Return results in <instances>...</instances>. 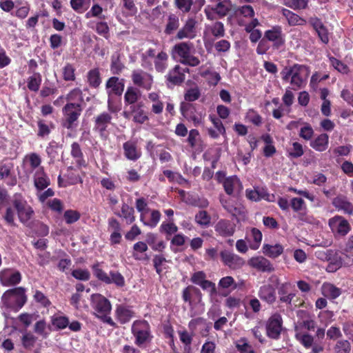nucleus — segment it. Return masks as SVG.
I'll return each mask as SVG.
<instances>
[{"label": "nucleus", "instance_id": "61", "mask_svg": "<svg viewBox=\"0 0 353 353\" xmlns=\"http://www.w3.org/2000/svg\"><path fill=\"white\" fill-rule=\"evenodd\" d=\"M219 286L223 289H228L229 288L235 289L236 288L234 279L233 277L230 276L223 277L221 279H220L219 282Z\"/></svg>", "mask_w": 353, "mask_h": 353}, {"label": "nucleus", "instance_id": "59", "mask_svg": "<svg viewBox=\"0 0 353 353\" xmlns=\"http://www.w3.org/2000/svg\"><path fill=\"white\" fill-rule=\"evenodd\" d=\"M313 134L314 130L312 126L308 123H305L300 130L299 136L305 140L311 139Z\"/></svg>", "mask_w": 353, "mask_h": 353}, {"label": "nucleus", "instance_id": "18", "mask_svg": "<svg viewBox=\"0 0 353 353\" xmlns=\"http://www.w3.org/2000/svg\"><path fill=\"white\" fill-rule=\"evenodd\" d=\"M196 23L194 19H188L183 28L178 32L176 37L179 39H193L196 37Z\"/></svg>", "mask_w": 353, "mask_h": 353}, {"label": "nucleus", "instance_id": "3", "mask_svg": "<svg viewBox=\"0 0 353 353\" xmlns=\"http://www.w3.org/2000/svg\"><path fill=\"white\" fill-rule=\"evenodd\" d=\"M92 307L97 318L110 325H114L110 316L111 304L107 299L101 294H93L92 296Z\"/></svg>", "mask_w": 353, "mask_h": 353}, {"label": "nucleus", "instance_id": "10", "mask_svg": "<svg viewBox=\"0 0 353 353\" xmlns=\"http://www.w3.org/2000/svg\"><path fill=\"white\" fill-rule=\"evenodd\" d=\"M220 255L223 263L232 270L241 268L245 264L243 258L230 251L223 250Z\"/></svg>", "mask_w": 353, "mask_h": 353}, {"label": "nucleus", "instance_id": "8", "mask_svg": "<svg viewBox=\"0 0 353 353\" xmlns=\"http://www.w3.org/2000/svg\"><path fill=\"white\" fill-rule=\"evenodd\" d=\"M329 226L337 236H345L350 230V223L343 217L335 216L329 220Z\"/></svg>", "mask_w": 353, "mask_h": 353}, {"label": "nucleus", "instance_id": "20", "mask_svg": "<svg viewBox=\"0 0 353 353\" xmlns=\"http://www.w3.org/2000/svg\"><path fill=\"white\" fill-rule=\"evenodd\" d=\"M258 295L261 300L268 303H272L276 300L275 290L270 284L262 285L259 290Z\"/></svg>", "mask_w": 353, "mask_h": 353}, {"label": "nucleus", "instance_id": "1", "mask_svg": "<svg viewBox=\"0 0 353 353\" xmlns=\"http://www.w3.org/2000/svg\"><path fill=\"white\" fill-rule=\"evenodd\" d=\"M310 69L304 65L294 64L285 66L281 72L282 80L291 85L292 88L296 90L303 88L310 75Z\"/></svg>", "mask_w": 353, "mask_h": 353}, {"label": "nucleus", "instance_id": "22", "mask_svg": "<svg viewBox=\"0 0 353 353\" xmlns=\"http://www.w3.org/2000/svg\"><path fill=\"white\" fill-rule=\"evenodd\" d=\"M34 183L37 191H42L50 185V179L43 169L39 168L34 176Z\"/></svg>", "mask_w": 353, "mask_h": 353}, {"label": "nucleus", "instance_id": "24", "mask_svg": "<svg viewBox=\"0 0 353 353\" xmlns=\"http://www.w3.org/2000/svg\"><path fill=\"white\" fill-rule=\"evenodd\" d=\"M332 204L336 209H338V210H341L344 213H353V205L344 196H340L336 197L335 199H334Z\"/></svg>", "mask_w": 353, "mask_h": 353}, {"label": "nucleus", "instance_id": "36", "mask_svg": "<svg viewBox=\"0 0 353 353\" xmlns=\"http://www.w3.org/2000/svg\"><path fill=\"white\" fill-rule=\"evenodd\" d=\"M146 241L154 250L161 251L165 248L164 242L163 241H159L157 235L153 233L147 234Z\"/></svg>", "mask_w": 353, "mask_h": 353}, {"label": "nucleus", "instance_id": "32", "mask_svg": "<svg viewBox=\"0 0 353 353\" xmlns=\"http://www.w3.org/2000/svg\"><path fill=\"white\" fill-rule=\"evenodd\" d=\"M51 323L56 329L63 330L69 325V319L65 316L55 314L51 316Z\"/></svg>", "mask_w": 353, "mask_h": 353}, {"label": "nucleus", "instance_id": "35", "mask_svg": "<svg viewBox=\"0 0 353 353\" xmlns=\"http://www.w3.org/2000/svg\"><path fill=\"white\" fill-rule=\"evenodd\" d=\"M141 96L139 90L134 87H128L124 95L125 102L133 104L137 101Z\"/></svg>", "mask_w": 353, "mask_h": 353}, {"label": "nucleus", "instance_id": "28", "mask_svg": "<svg viewBox=\"0 0 353 353\" xmlns=\"http://www.w3.org/2000/svg\"><path fill=\"white\" fill-rule=\"evenodd\" d=\"M328 143V135L327 134H321L311 142L310 145L315 150L319 152H323L327 148Z\"/></svg>", "mask_w": 353, "mask_h": 353}, {"label": "nucleus", "instance_id": "48", "mask_svg": "<svg viewBox=\"0 0 353 353\" xmlns=\"http://www.w3.org/2000/svg\"><path fill=\"white\" fill-rule=\"evenodd\" d=\"M236 347L241 353H254L251 345L245 338L238 340L236 342Z\"/></svg>", "mask_w": 353, "mask_h": 353}, {"label": "nucleus", "instance_id": "63", "mask_svg": "<svg viewBox=\"0 0 353 353\" xmlns=\"http://www.w3.org/2000/svg\"><path fill=\"white\" fill-rule=\"evenodd\" d=\"M289 155L297 158L300 157L303 154V146L298 142H294L292 143V148L288 152Z\"/></svg>", "mask_w": 353, "mask_h": 353}, {"label": "nucleus", "instance_id": "15", "mask_svg": "<svg viewBox=\"0 0 353 353\" xmlns=\"http://www.w3.org/2000/svg\"><path fill=\"white\" fill-rule=\"evenodd\" d=\"M223 185L228 194H238L243 189V185L236 176L225 178L223 181Z\"/></svg>", "mask_w": 353, "mask_h": 353}, {"label": "nucleus", "instance_id": "41", "mask_svg": "<svg viewBox=\"0 0 353 353\" xmlns=\"http://www.w3.org/2000/svg\"><path fill=\"white\" fill-rule=\"evenodd\" d=\"M110 226L115 229V231L113 232L110 235V241L113 244L119 243L121 239V235L119 232L120 228L119 223L114 220L112 219L109 222Z\"/></svg>", "mask_w": 353, "mask_h": 353}, {"label": "nucleus", "instance_id": "47", "mask_svg": "<svg viewBox=\"0 0 353 353\" xmlns=\"http://www.w3.org/2000/svg\"><path fill=\"white\" fill-rule=\"evenodd\" d=\"M285 5L293 10L305 9L307 6V0H285Z\"/></svg>", "mask_w": 353, "mask_h": 353}, {"label": "nucleus", "instance_id": "56", "mask_svg": "<svg viewBox=\"0 0 353 353\" xmlns=\"http://www.w3.org/2000/svg\"><path fill=\"white\" fill-rule=\"evenodd\" d=\"M179 26V18L174 15H171L168 19V22L165 28V32L167 34H171L174 30H176Z\"/></svg>", "mask_w": 353, "mask_h": 353}, {"label": "nucleus", "instance_id": "6", "mask_svg": "<svg viewBox=\"0 0 353 353\" xmlns=\"http://www.w3.org/2000/svg\"><path fill=\"white\" fill-rule=\"evenodd\" d=\"M12 205L16 210L19 221L23 224L27 223L32 217L34 211L27 201L20 194L14 195Z\"/></svg>", "mask_w": 353, "mask_h": 353}, {"label": "nucleus", "instance_id": "5", "mask_svg": "<svg viewBox=\"0 0 353 353\" xmlns=\"http://www.w3.org/2000/svg\"><path fill=\"white\" fill-rule=\"evenodd\" d=\"M132 332L135 337V343L141 346L152 339L150 327L146 321H136L132 326Z\"/></svg>", "mask_w": 353, "mask_h": 353}, {"label": "nucleus", "instance_id": "27", "mask_svg": "<svg viewBox=\"0 0 353 353\" xmlns=\"http://www.w3.org/2000/svg\"><path fill=\"white\" fill-rule=\"evenodd\" d=\"M123 150L125 156L128 159L135 161L141 157V152L137 148L136 144L133 142H125L123 144Z\"/></svg>", "mask_w": 353, "mask_h": 353}, {"label": "nucleus", "instance_id": "9", "mask_svg": "<svg viewBox=\"0 0 353 353\" xmlns=\"http://www.w3.org/2000/svg\"><path fill=\"white\" fill-rule=\"evenodd\" d=\"M21 281V274L19 271L10 268H6L0 271V283L3 286L15 285Z\"/></svg>", "mask_w": 353, "mask_h": 353}, {"label": "nucleus", "instance_id": "12", "mask_svg": "<svg viewBox=\"0 0 353 353\" xmlns=\"http://www.w3.org/2000/svg\"><path fill=\"white\" fill-rule=\"evenodd\" d=\"M246 197L252 201H259L264 199L268 202L275 201V196L273 194H269L264 188H254V189H247L245 191Z\"/></svg>", "mask_w": 353, "mask_h": 353}, {"label": "nucleus", "instance_id": "7", "mask_svg": "<svg viewBox=\"0 0 353 353\" xmlns=\"http://www.w3.org/2000/svg\"><path fill=\"white\" fill-rule=\"evenodd\" d=\"M81 108L77 103L70 102L66 104L63 108V114L65 117L64 126L67 128H72L73 123L81 114Z\"/></svg>", "mask_w": 353, "mask_h": 353}, {"label": "nucleus", "instance_id": "16", "mask_svg": "<svg viewBox=\"0 0 353 353\" xmlns=\"http://www.w3.org/2000/svg\"><path fill=\"white\" fill-rule=\"evenodd\" d=\"M111 119V116L105 112L99 114L95 119L94 129L103 139H106L108 137L106 129L110 123Z\"/></svg>", "mask_w": 353, "mask_h": 353}, {"label": "nucleus", "instance_id": "45", "mask_svg": "<svg viewBox=\"0 0 353 353\" xmlns=\"http://www.w3.org/2000/svg\"><path fill=\"white\" fill-rule=\"evenodd\" d=\"M121 216L126 221L127 223H132L134 221V209L127 204H123Z\"/></svg>", "mask_w": 353, "mask_h": 353}, {"label": "nucleus", "instance_id": "46", "mask_svg": "<svg viewBox=\"0 0 353 353\" xmlns=\"http://www.w3.org/2000/svg\"><path fill=\"white\" fill-rule=\"evenodd\" d=\"M41 83V77L39 73L34 74L28 79V88L32 91H37Z\"/></svg>", "mask_w": 353, "mask_h": 353}, {"label": "nucleus", "instance_id": "52", "mask_svg": "<svg viewBox=\"0 0 353 353\" xmlns=\"http://www.w3.org/2000/svg\"><path fill=\"white\" fill-rule=\"evenodd\" d=\"M134 253L133 256L136 259L141 260L143 259L139 254L144 253L148 250L147 243L143 241L136 243L133 246Z\"/></svg>", "mask_w": 353, "mask_h": 353}, {"label": "nucleus", "instance_id": "37", "mask_svg": "<svg viewBox=\"0 0 353 353\" xmlns=\"http://www.w3.org/2000/svg\"><path fill=\"white\" fill-rule=\"evenodd\" d=\"M37 337L30 332H24L21 336V343L24 348L30 350L34 347Z\"/></svg>", "mask_w": 353, "mask_h": 353}, {"label": "nucleus", "instance_id": "4", "mask_svg": "<svg viewBox=\"0 0 353 353\" xmlns=\"http://www.w3.org/2000/svg\"><path fill=\"white\" fill-rule=\"evenodd\" d=\"M192 48L193 45L191 43L182 42L173 47L172 54L174 58H180V61L183 64L196 66L200 63V61L192 54Z\"/></svg>", "mask_w": 353, "mask_h": 353}, {"label": "nucleus", "instance_id": "23", "mask_svg": "<svg viewBox=\"0 0 353 353\" xmlns=\"http://www.w3.org/2000/svg\"><path fill=\"white\" fill-rule=\"evenodd\" d=\"M282 14L285 17L290 26H305L307 23L305 19L288 9H282Z\"/></svg>", "mask_w": 353, "mask_h": 353}, {"label": "nucleus", "instance_id": "49", "mask_svg": "<svg viewBox=\"0 0 353 353\" xmlns=\"http://www.w3.org/2000/svg\"><path fill=\"white\" fill-rule=\"evenodd\" d=\"M334 349L336 353H350L351 345L347 340H340L337 341Z\"/></svg>", "mask_w": 353, "mask_h": 353}, {"label": "nucleus", "instance_id": "17", "mask_svg": "<svg viewBox=\"0 0 353 353\" xmlns=\"http://www.w3.org/2000/svg\"><path fill=\"white\" fill-rule=\"evenodd\" d=\"M248 264L252 268L261 272H271L273 268L270 262L262 256H256L250 258Z\"/></svg>", "mask_w": 353, "mask_h": 353}, {"label": "nucleus", "instance_id": "33", "mask_svg": "<svg viewBox=\"0 0 353 353\" xmlns=\"http://www.w3.org/2000/svg\"><path fill=\"white\" fill-rule=\"evenodd\" d=\"M116 314L118 320L121 323H125L133 316V312L128 307L119 306L116 310Z\"/></svg>", "mask_w": 353, "mask_h": 353}, {"label": "nucleus", "instance_id": "43", "mask_svg": "<svg viewBox=\"0 0 353 353\" xmlns=\"http://www.w3.org/2000/svg\"><path fill=\"white\" fill-rule=\"evenodd\" d=\"M168 55L164 52L158 54L154 60L156 69L159 72H163L167 67Z\"/></svg>", "mask_w": 353, "mask_h": 353}, {"label": "nucleus", "instance_id": "38", "mask_svg": "<svg viewBox=\"0 0 353 353\" xmlns=\"http://www.w3.org/2000/svg\"><path fill=\"white\" fill-rule=\"evenodd\" d=\"M92 0H70L72 8L79 13H83L88 9Z\"/></svg>", "mask_w": 353, "mask_h": 353}, {"label": "nucleus", "instance_id": "57", "mask_svg": "<svg viewBox=\"0 0 353 353\" xmlns=\"http://www.w3.org/2000/svg\"><path fill=\"white\" fill-rule=\"evenodd\" d=\"M330 61L332 65L336 69L338 72L342 74H347L349 72L348 67L347 65L342 63L341 61L334 58L330 57Z\"/></svg>", "mask_w": 353, "mask_h": 353}, {"label": "nucleus", "instance_id": "26", "mask_svg": "<svg viewBox=\"0 0 353 353\" xmlns=\"http://www.w3.org/2000/svg\"><path fill=\"white\" fill-rule=\"evenodd\" d=\"M262 233L256 228H252L247 234V238L250 241V248L252 250H257L262 241Z\"/></svg>", "mask_w": 353, "mask_h": 353}, {"label": "nucleus", "instance_id": "11", "mask_svg": "<svg viewBox=\"0 0 353 353\" xmlns=\"http://www.w3.org/2000/svg\"><path fill=\"white\" fill-rule=\"evenodd\" d=\"M267 334L272 339H277L282 330V318L278 314H273L266 324Z\"/></svg>", "mask_w": 353, "mask_h": 353}, {"label": "nucleus", "instance_id": "40", "mask_svg": "<svg viewBox=\"0 0 353 353\" xmlns=\"http://www.w3.org/2000/svg\"><path fill=\"white\" fill-rule=\"evenodd\" d=\"M183 79V74L180 72L179 65H176L168 74V80L174 84L182 82Z\"/></svg>", "mask_w": 353, "mask_h": 353}, {"label": "nucleus", "instance_id": "64", "mask_svg": "<svg viewBox=\"0 0 353 353\" xmlns=\"http://www.w3.org/2000/svg\"><path fill=\"white\" fill-rule=\"evenodd\" d=\"M109 276L110 283H114L115 285L119 287H122L124 285V278L120 273L111 272Z\"/></svg>", "mask_w": 353, "mask_h": 353}, {"label": "nucleus", "instance_id": "31", "mask_svg": "<svg viewBox=\"0 0 353 353\" xmlns=\"http://www.w3.org/2000/svg\"><path fill=\"white\" fill-rule=\"evenodd\" d=\"M12 168L13 165L12 163H5L0 166V179H9V181H8L7 183L12 186L16 185L17 183L16 178L10 176V172Z\"/></svg>", "mask_w": 353, "mask_h": 353}, {"label": "nucleus", "instance_id": "39", "mask_svg": "<svg viewBox=\"0 0 353 353\" xmlns=\"http://www.w3.org/2000/svg\"><path fill=\"white\" fill-rule=\"evenodd\" d=\"M232 4L230 0H222L217 3L212 9L221 17L225 16L231 9Z\"/></svg>", "mask_w": 353, "mask_h": 353}, {"label": "nucleus", "instance_id": "21", "mask_svg": "<svg viewBox=\"0 0 353 353\" xmlns=\"http://www.w3.org/2000/svg\"><path fill=\"white\" fill-rule=\"evenodd\" d=\"M106 87L110 96L112 94L121 95L124 89L123 80L114 77H111L108 81Z\"/></svg>", "mask_w": 353, "mask_h": 353}, {"label": "nucleus", "instance_id": "62", "mask_svg": "<svg viewBox=\"0 0 353 353\" xmlns=\"http://www.w3.org/2000/svg\"><path fill=\"white\" fill-rule=\"evenodd\" d=\"M63 216L65 222L71 224L79 219L80 214L77 211L70 210L65 212Z\"/></svg>", "mask_w": 353, "mask_h": 353}, {"label": "nucleus", "instance_id": "19", "mask_svg": "<svg viewBox=\"0 0 353 353\" xmlns=\"http://www.w3.org/2000/svg\"><path fill=\"white\" fill-rule=\"evenodd\" d=\"M132 81L134 84L147 90L150 89L152 83V78L150 75L139 70L133 72Z\"/></svg>", "mask_w": 353, "mask_h": 353}, {"label": "nucleus", "instance_id": "54", "mask_svg": "<svg viewBox=\"0 0 353 353\" xmlns=\"http://www.w3.org/2000/svg\"><path fill=\"white\" fill-rule=\"evenodd\" d=\"M75 68L70 64L67 63L63 68V77L65 81H74L75 79Z\"/></svg>", "mask_w": 353, "mask_h": 353}, {"label": "nucleus", "instance_id": "13", "mask_svg": "<svg viewBox=\"0 0 353 353\" xmlns=\"http://www.w3.org/2000/svg\"><path fill=\"white\" fill-rule=\"evenodd\" d=\"M265 38L272 42L276 48L282 46L285 43L284 34L281 26H275L268 30L264 34Z\"/></svg>", "mask_w": 353, "mask_h": 353}, {"label": "nucleus", "instance_id": "30", "mask_svg": "<svg viewBox=\"0 0 353 353\" xmlns=\"http://www.w3.org/2000/svg\"><path fill=\"white\" fill-rule=\"evenodd\" d=\"M283 252V247L279 243L274 245L265 244L263 246V252L270 258H276Z\"/></svg>", "mask_w": 353, "mask_h": 353}, {"label": "nucleus", "instance_id": "42", "mask_svg": "<svg viewBox=\"0 0 353 353\" xmlns=\"http://www.w3.org/2000/svg\"><path fill=\"white\" fill-rule=\"evenodd\" d=\"M150 212V219L149 220H146V218L143 219V221H141L143 225L150 227L154 228L157 225L158 223L161 219V213L158 210H152L149 211Z\"/></svg>", "mask_w": 353, "mask_h": 353}, {"label": "nucleus", "instance_id": "50", "mask_svg": "<svg viewBox=\"0 0 353 353\" xmlns=\"http://www.w3.org/2000/svg\"><path fill=\"white\" fill-rule=\"evenodd\" d=\"M24 161L30 166L32 169L38 168L41 162L40 157L35 153H31L26 155Z\"/></svg>", "mask_w": 353, "mask_h": 353}, {"label": "nucleus", "instance_id": "51", "mask_svg": "<svg viewBox=\"0 0 353 353\" xmlns=\"http://www.w3.org/2000/svg\"><path fill=\"white\" fill-rule=\"evenodd\" d=\"M133 112V121L138 123H143L148 120V116L147 113L141 108H134L132 110Z\"/></svg>", "mask_w": 353, "mask_h": 353}, {"label": "nucleus", "instance_id": "60", "mask_svg": "<svg viewBox=\"0 0 353 353\" xmlns=\"http://www.w3.org/2000/svg\"><path fill=\"white\" fill-rule=\"evenodd\" d=\"M88 81L90 85L97 87L101 83L99 72L97 70H92L89 72L88 75Z\"/></svg>", "mask_w": 353, "mask_h": 353}, {"label": "nucleus", "instance_id": "25", "mask_svg": "<svg viewBox=\"0 0 353 353\" xmlns=\"http://www.w3.org/2000/svg\"><path fill=\"white\" fill-rule=\"evenodd\" d=\"M216 231L222 236H232L235 231V226L228 221L221 220L216 225Z\"/></svg>", "mask_w": 353, "mask_h": 353}, {"label": "nucleus", "instance_id": "58", "mask_svg": "<svg viewBox=\"0 0 353 353\" xmlns=\"http://www.w3.org/2000/svg\"><path fill=\"white\" fill-rule=\"evenodd\" d=\"M245 119L248 121H250L256 125H260L262 121L261 116L254 110H249L247 112Z\"/></svg>", "mask_w": 353, "mask_h": 353}, {"label": "nucleus", "instance_id": "2", "mask_svg": "<svg viewBox=\"0 0 353 353\" xmlns=\"http://www.w3.org/2000/svg\"><path fill=\"white\" fill-rule=\"evenodd\" d=\"M24 288L19 287L6 290L1 296V307L6 311L19 312L27 302Z\"/></svg>", "mask_w": 353, "mask_h": 353}, {"label": "nucleus", "instance_id": "14", "mask_svg": "<svg viewBox=\"0 0 353 353\" xmlns=\"http://www.w3.org/2000/svg\"><path fill=\"white\" fill-rule=\"evenodd\" d=\"M191 281L201 286L203 290L209 291L210 293L215 292L214 283L206 280V275L203 271L194 272L191 277Z\"/></svg>", "mask_w": 353, "mask_h": 353}, {"label": "nucleus", "instance_id": "34", "mask_svg": "<svg viewBox=\"0 0 353 353\" xmlns=\"http://www.w3.org/2000/svg\"><path fill=\"white\" fill-rule=\"evenodd\" d=\"M321 292L323 296L330 299H336L340 294V290L331 283H324L321 287Z\"/></svg>", "mask_w": 353, "mask_h": 353}, {"label": "nucleus", "instance_id": "29", "mask_svg": "<svg viewBox=\"0 0 353 353\" xmlns=\"http://www.w3.org/2000/svg\"><path fill=\"white\" fill-rule=\"evenodd\" d=\"M225 33L223 24L221 22H216L212 26H206L204 32V39H207L210 34H212L215 37H223Z\"/></svg>", "mask_w": 353, "mask_h": 353}, {"label": "nucleus", "instance_id": "55", "mask_svg": "<svg viewBox=\"0 0 353 353\" xmlns=\"http://www.w3.org/2000/svg\"><path fill=\"white\" fill-rule=\"evenodd\" d=\"M211 218L205 211H199L195 216L196 222L201 225L206 226L210 223Z\"/></svg>", "mask_w": 353, "mask_h": 353}, {"label": "nucleus", "instance_id": "44", "mask_svg": "<svg viewBox=\"0 0 353 353\" xmlns=\"http://www.w3.org/2000/svg\"><path fill=\"white\" fill-rule=\"evenodd\" d=\"M159 229L161 232L165 233L168 235H172L177 232L178 227L172 219L168 222H163Z\"/></svg>", "mask_w": 353, "mask_h": 353}, {"label": "nucleus", "instance_id": "53", "mask_svg": "<svg viewBox=\"0 0 353 353\" xmlns=\"http://www.w3.org/2000/svg\"><path fill=\"white\" fill-rule=\"evenodd\" d=\"M136 208L141 213L140 220L143 221L146 214L149 212L150 209L147 208V203L143 199H139L136 201Z\"/></svg>", "mask_w": 353, "mask_h": 353}]
</instances>
